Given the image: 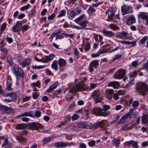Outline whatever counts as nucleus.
<instances>
[{
  "label": "nucleus",
  "mask_w": 148,
  "mask_h": 148,
  "mask_svg": "<svg viewBox=\"0 0 148 148\" xmlns=\"http://www.w3.org/2000/svg\"><path fill=\"white\" fill-rule=\"evenodd\" d=\"M108 86L112 87L114 88H116L119 86V82L117 81L111 82L108 83Z\"/></svg>",
  "instance_id": "nucleus-22"
},
{
  "label": "nucleus",
  "mask_w": 148,
  "mask_h": 148,
  "mask_svg": "<svg viewBox=\"0 0 148 148\" xmlns=\"http://www.w3.org/2000/svg\"><path fill=\"white\" fill-rule=\"evenodd\" d=\"M58 64L60 67L65 66L66 64V61L63 59L60 58L58 60Z\"/></svg>",
  "instance_id": "nucleus-26"
},
{
  "label": "nucleus",
  "mask_w": 148,
  "mask_h": 148,
  "mask_svg": "<svg viewBox=\"0 0 148 148\" xmlns=\"http://www.w3.org/2000/svg\"><path fill=\"white\" fill-rule=\"evenodd\" d=\"M136 89L140 94L144 95L147 93L148 91V86L145 83L139 82L137 84Z\"/></svg>",
  "instance_id": "nucleus-1"
},
{
  "label": "nucleus",
  "mask_w": 148,
  "mask_h": 148,
  "mask_svg": "<svg viewBox=\"0 0 148 148\" xmlns=\"http://www.w3.org/2000/svg\"><path fill=\"white\" fill-rule=\"evenodd\" d=\"M31 62V60L30 58H27L24 60L20 63L22 67H24L29 64Z\"/></svg>",
  "instance_id": "nucleus-18"
},
{
  "label": "nucleus",
  "mask_w": 148,
  "mask_h": 148,
  "mask_svg": "<svg viewBox=\"0 0 148 148\" xmlns=\"http://www.w3.org/2000/svg\"><path fill=\"white\" fill-rule=\"evenodd\" d=\"M12 82L11 80L8 79L6 82V89L8 91H10L12 90Z\"/></svg>",
  "instance_id": "nucleus-21"
},
{
  "label": "nucleus",
  "mask_w": 148,
  "mask_h": 148,
  "mask_svg": "<svg viewBox=\"0 0 148 148\" xmlns=\"http://www.w3.org/2000/svg\"><path fill=\"white\" fill-rule=\"evenodd\" d=\"M90 44L88 42L86 45L85 48V50L86 51H88L90 49Z\"/></svg>",
  "instance_id": "nucleus-54"
},
{
  "label": "nucleus",
  "mask_w": 148,
  "mask_h": 148,
  "mask_svg": "<svg viewBox=\"0 0 148 148\" xmlns=\"http://www.w3.org/2000/svg\"><path fill=\"white\" fill-rule=\"evenodd\" d=\"M66 11L64 10H62L60 11V13L57 16V17L59 18L64 16L66 14Z\"/></svg>",
  "instance_id": "nucleus-39"
},
{
  "label": "nucleus",
  "mask_w": 148,
  "mask_h": 148,
  "mask_svg": "<svg viewBox=\"0 0 148 148\" xmlns=\"http://www.w3.org/2000/svg\"><path fill=\"white\" fill-rule=\"evenodd\" d=\"M126 22L128 25H130L135 23L136 22V19L135 17L133 15H131L126 20Z\"/></svg>",
  "instance_id": "nucleus-16"
},
{
  "label": "nucleus",
  "mask_w": 148,
  "mask_h": 148,
  "mask_svg": "<svg viewBox=\"0 0 148 148\" xmlns=\"http://www.w3.org/2000/svg\"><path fill=\"white\" fill-rule=\"evenodd\" d=\"M102 32L105 36L110 38L112 37L114 35V33L112 31H108L106 29H103Z\"/></svg>",
  "instance_id": "nucleus-14"
},
{
  "label": "nucleus",
  "mask_w": 148,
  "mask_h": 148,
  "mask_svg": "<svg viewBox=\"0 0 148 148\" xmlns=\"http://www.w3.org/2000/svg\"><path fill=\"white\" fill-rule=\"evenodd\" d=\"M39 95V93L38 92L34 93L33 94L32 97L34 99H36L37 98L38 96Z\"/></svg>",
  "instance_id": "nucleus-62"
},
{
  "label": "nucleus",
  "mask_w": 148,
  "mask_h": 148,
  "mask_svg": "<svg viewBox=\"0 0 148 148\" xmlns=\"http://www.w3.org/2000/svg\"><path fill=\"white\" fill-rule=\"evenodd\" d=\"M74 51L75 54L77 58L79 57V53L77 49L76 48H74Z\"/></svg>",
  "instance_id": "nucleus-51"
},
{
  "label": "nucleus",
  "mask_w": 148,
  "mask_h": 148,
  "mask_svg": "<svg viewBox=\"0 0 148 148\" xmlns=\"http://www.w3.org/2000/svg\"><path fill=\"white\" fill-rule=\"evenodd\" d=\"M147 36H145L143 38L140 40V42L143 44L145 43V41L147 40Z\"/></svg>",
  "instance_id": "nucleus-53"
},
{
  "label": "nucleus",
  "mask_w": 148,
  "mask_h": 148,
  "mask_svg": "<svg viewBox=\"0 0 148 148\" xmlns=\"http://www.w3.org/2000/svg\"><path fill=\"white\" fill-rule=\"evenodd\" d=\"M148 16L143 13H142L139 15V17L143 20H146Z\"/></svg>",
  "instance_id": "nucleus-38"
},
{
  "label": "nucleus",
  "mask_w": 148,
  "mask_h": 148,
  "mask_svg": "<svg viewBox=\"0 0 148 148\" xmlns=\"http://www.w3.org/2000/svg\"><path fill=\"white\" fill-rule=\"evenodd\" d=\"M93 113L98 116H105L107 115V113L103 109L100 108H93Z\"/></svg>",
  "instance_id": "nucleus-5"
},
{
  "label": "nucleus",
  "mask_w": 148,
  "mask_h": 148,
  "mask_svg": "<svg viewBox=\"0 0 148 148\" xmlns=\"http://www.w3.org/2000/svg\"><path fill=\"white\" fill-rule=\"evenodd\" d=\"M42 126L41 124L36 122H32L29 124V128L32 130H37L39 128H41Z\"/></svg>",
  "instance_id": "nucleus-9"
},
{
  "label": "nucleus",
  "mask_w": 148,
  "mask_h": 148,
  "mask_svg": "<svg viewBox=\"0 0 148 148\" xmlns=\"http://www.w3.org/2000/svg\"><path fill=\"white\" fill-rule=\"evenodd\" d=\"M85 14H83L81 15L77 18L75 20V21L78 24L79 23V22L81 21L83 19V18L84 17Z\"/></svg>",
  "instance_id": "nucleus-34"
},
{
  "label": "nucleus",
  "mask_w": 148,
  "mask_h": 148,
  "mask_svg": "<svg viewBox=\"0 0 148 148\" xmlns=\"http://www.w3.org/2000/svg\"><path fill=\"white\" fill-rule=\"evenodd\" d=\"M22 23L19 21H17L16 25L12 27V30L13 32L20 31L21 29Z\"/></svg>",
  "instance_id": "nucleus-12"
},
{
  "label": "nucleus",
  "mask_w": 148,
  "mask_h": 148,
  "mask_svg": "<svg viewBox=\"0 0 148 148\" xmlns=\"http://www.w3.org/2000/svg\"><path fill=\"white\" fill-rule=\"evenodd\" d=\"M88 22L87 21L85 20L79 23L78 24L80 25L82 27H81L79 28L80 29H83L86 27L87 26V24L88 23Z\"/></svg>",
  "instance_id": "nucleus-30"
},
{
  "label": "nucleus",
  "mask_w": 148,
  "mask_h": 148,
  "mask_svg": "<svg viewBox=\"0 0 148 148\" xmlns=\"http://www.w3.org/2000/svg\"><path fill=\"white\" fill-rule=\"evenodd\" d=\"M70 15L71 18L74 17L76 15V13L74 10H71L70 12Z\"/></svg>",
  "instance_id": "nucleus-59"
},
{
  "label": "nucleus",
  "mask_w": 148,
  "mask_h": 148,
  "mask_svg": "<svg viewBox=\"0 0 148 148\" xmlns=\"http://www.w3.org/2000/svg\"><path fill=\"white\" fill-rule=\"evenodd\" d=\"M139 105V102L138 101H134L132 104V107L134 108L135 109L136 108L138 107V106Z\"/></svg>",
  "instance_id": "nucleus-43"
},
{
  "label": "nucleus",
  "mask_w": 148,
  "mask_h": 148,
  "mask_svg": "<svg viewBox=\"0 0 148 148\" xmlns=\"http://www.w3.org/2000/svg\"><path fill=\"white\" fill-rule=\"evenodd\" d=\"M51 67L53 69L56 70L58 69L57 61L56 60H54L51 65Z\"/></svg>",
  "instance_id": "nucleus-31"
},
{
  "label": "nucleus",
  "mask_w": 148,
  "mask_h": 148,
  "mask_svg": "<svg viewBox=\"0 0 148 148\" xmlns=\"http://www.w3.org/2000/svg\"><path fill=\"white\" fill-rule=\"evenodd\" d=\"M95 12V9L92 6H90L87 10V12L88 13H92Z\"/></svg>",
  "instance_id": "nucleus-44"
},
{
  "label": "nucleus",
  "mask_w": 148,
  "mask_h": 148,
  "mask_svg": "<svg viewBox=\"0 0 148 148\" xmlns=\"http://www.w3.org/2000/svg\"><path fill=\"white\" fill-rule=\"evenodd\" d=\"M142 146L143 147H145L147 146L148 145V141H145L141 143Z\"/></svg>",
  "instance_id": "nucleus-63"
},
{
  "label": "nucleus",
  "mask_w": 148,
  "mask_h": 148,
  "mask_svg": "<svg viewBox=\"0 0 148 148\" xmlns=\"http://www.w3.org/2000/svg\"><path fill=\"white\" fill-rule=\"evenodd\" d=\"M27 127V125L24 123H19L15 125L14 128L18 130H22L25 129Z\"/></svg>",
  "instance_id": "nucleus-17"
},
{
  "label": "nucleus",
  "mask_w": 148,
  "mask_h": 148,
  "mask_svg": "<svg viewBox=\"0 0 148 148\" xmlns=\"http://www.w3.org/2000/svg\"><path fill=\"white\" fill-rule=\"evenodd\" d=\"M127 127V124H125L124 125L123 127H122V129L123 130H127L129 129H131V127L129 126V127Z\"/></svg>",
  "instance_id": "nucleus-61"
},
{
  "label": "nucleus",
  "mask_w": 148,
  "mask_h": 148,
  "mask_svg": "<svg viewBox=\"0 0 148 148\" xmlns=\"http://www.w3.org/2000/svg\"><path fill=\"white\" fill-rule=\"evenodd\" d=\"M128 145L129 146H132V147L135 148H137L138 147L137 142L133 140L129 141L128 143Z\"/></svg>",
  "instance_id": "nucleus-23"
},
{
  "label": "nucleus",
  "mask_w": 148,
  "mask_h": 148,
  "mask_svg": "<svg viewBox=\"0 0 148 148\" xmlns=\"http://www.w3.org/2000/svg\"><path fill=\"white\" fill-rule=\"evenodd\" d=\"M119 95L118 92H116L113 94V97L114 99L116 100L119 98Z\"/></svg>",
  "instance_id": "nucleus-47"
},
{
  "label": "nucleus",
  "mask_w": 148,
  "mask_h": 148,
  "mask_svg": "<svg viewBox=\"0 0 148 148\" xmlns=\"http://www.w3.org/2000/svg\"><path fill=\"white\" fill-rule=\"evenodd\" d=\"M30 6V5L29 4H28L21 7L19 9V10L22 11H24L25 10L28 9L29 8Z\"/></svg>",
  "instance_id": "nucleus-42"
},
{
  "label": "nucleus",
  "mask_w": 148,
  "mask_h": 148,
  "mask_svg": "<svg viewBox=\"0 0 148 148\" xmlns=\"http://www.w3.org/2000/svg\"><path fill=\"white\" fill-rule=\"evenodd\" d=\"M106 14L108 15V18L110 20L114 21L113 17L114 16V13L112 10H108L106 12Z\"/></svg>",
  "instance_id": "nucleus-15"
},
{
  "label": "nucleus",
  "mask_w": 148,
  "mask_h": 148,
  "mask_svg": "<svg viewBox=\"0 0 148 148\" xmlns=\"http://www.w3.org/2000/svg\"><path fill=\"white\" fill-rule=\"evenodd\" d=\"M114 92V90L112 89H107L105 91V96L109 100L112 99V94Z\"/></svg>",
  "instance_id": "nucleus-13"
},
{
  "label": "nucleus",
  "mask_w": 148,
  "mask_h": 148,
  "mask_svg": "<svg viewBox=\"0 0 148 148\" xmlns=\"http://www.w3.org/2000/svg\"><path fill=\"white\" fill-rule=\"evenodd\" d=\"M134 109L131 108L130 109V111L128 112L125 114L121 119L119 122V123L122 124L124 123L126 120L129 118L133 117L134 114L133 113Z\"/></svg>",
  "instance_id": "nucleus-3"
},
{
  "label": "nucleus",
  "mask_w": 148,
  "mask_h": 148,
  "mask_svg": "<svg viewBox=\"0 0 148 148\" xmlns=\"http://www.w3.org/2000/svg\"><path fill=\"white\" fill-rule=\"evenodd\" d=\"M107 120H103L98 122L95 123L93 125L91 124V123H90L91 127L90 129L95 130L98 128L99 127H102L105 125L106 123H107Z\"/></svg>",
  "instance_id": "nucleus-6"
},
{
  "label": "nucleus",
  "mask_w": 148,
  "mask_h": 148,
  "mask_svg": "<svg viewBox=\"0 0 148 148\" xmlns=\"http://www.w3.org/2000/svg\"><path fill=\"white\" fill-rule=\"evenodd\" d=\"M101 92L99 90H95L93 92L92 94L93 99H95L96 97L101 96Z\"/></svg>",
  "instance_id": "nucleus-28"
},
{
  "label": "nucleus",
  "mask_w": 148,
  "mask_h": 148,
  "mask_svg": "<svg viewBox=\"0 0 148 148\" xmlns=\"http://www.w3.org/2000/svg\"><path fill=\"white\" fill-rule=\"evenodd\" d=\"M12 71L13 73L17 78L18 77H24V73L21 68H19L18 66L16 65H14Z\"/></svg>",
  "instance_id": "nucleus-2"
},
{
  "label": "nucleus",
  "mask_w": 148,
  "mask_h": 148,
  "mask_svg": "<svg viewBox=\"0 0 148 148\" xmlns=\"http://www.w3.org/2000/svg\"><path fill=\"white\" fill-rule=\"evenodd\" d=\"M5 97H11V99L13 100L15 99L16 97V93L14 92H11L10 93H8L5 94Z\"/></svg>",
  "instance_id": "nucleus-25"
},
{
  "label": "nucleus",
  "mask_w": 148,
  "mask_h": 148,
  "mask_svg": "<svg viewBox=\"0 0 148 148\" xmlns=\"http://www.w3.org/2000/svg\"><path fill=\"white\" fill-rule=\"evenodd\" d=\"M74 145L75 143H69L67 142L61 141L57 142L54 144L53 146L56 148L65 147L67 146L71 145Z\"/></svg>",
  "instance_id": "nucleus-7"
},
{
  "label": "nucleus",
  "mask_w": 148,
  "mask_h": 148,
  "mask_svg": "<svg viewBox=\"0 0 148 148\" xmlns=\"http://www.w3.org/2000/svg\"><path fill=\"white\" fill-rule=\"evenodd\" d=\"M58 85L56 83H54L50 85L46 91L47 93H49L54 90L57 86Z\"/></svg>",
  "instance_id": "nucleus-24"
},
{
  "label": "nucleus",
  "mask_w": 148,
  "mask_h": 148,
  "mask_svg": "<svg viewBox=\"0 0 148 148\" xmlns=\"http://www.w3.org/2000/svg\"><path fill=\"white\" fill-rule=\"evenodd\" d=\"M79 116H79L78 114H73L72 117V120L75 121L77 120L79 118Z\"/></svg>",
  "instance_id": "nucleus-49"
},
{
  "label": "nucleus",
  "mask_w": 148,
  "mask_h": 148,
  "mask_svg": "<svg viewBox=\"0 0 148 148\" xmlns=\"http://www.w3.org/2000/svg\"><path fill=\"white\" fill-rule=\"evenodd\" d=\"M6 27V24L5 23H3L0 27V32L1 34L3 33V32L4 30L5 29Z\"/></svg>",
  "instance_id": "nucleus-37"
},
{
  "label": "nucleus",
  "mask_w": 148,
  "mask_h": 148,
  "mask_svg": "<svg viewBox=\"0 0 148 148\" xmlns=\"http://www.w3.org/2000/svg\"><path fill=\"white\" fill-rule=\"evenodd\" d=\"M121 11L123 15L127 14L129 11V7L125 5H122L121 7Z\"/></svg>",
  "instance_id": "nucleus-19"
},
{
  "label": "nucleus",
  "mask_w": 148,
  "mask_h": 148,
  "mask_svg": "<svg viewBox=\"0 0 148 148\" xmlns=\"http://www.w3.org/2000/svg\"><path fill=\"white\" fill-rule=\"evenodd\" d=\"M77 126L79 128L84 129H90L91 127L90 123L86 121H83L78 123Z\"/></svg>",
  "instance_id": "nucleus-10"
},
{
  "label": "nucleus",
  "mask_w": 148,
  "mask_h": 148,
  "mask_svg": "<svg viewBox=\"0 0 148 148\" xmlns=\"http://www.w3.org/2000/svg\"><path fill=\"white\" fill-rule=\"evenodd\" d=\"M137 75V72L136 71H135L129 74V76L130 77H133Z\"/></svg>",
  "instance_id": "nucleus-57"
},
{
  "label": "nucleus",
  "mask_w": 148,
  "mask_h": 148,
  "mask_svg": "<svg viewBox=\"0 0 148 148\" xmlns=\"http://www.w3.org/2000/svg\"><path fill=\"white\" fill-rule=\"evenodd\" d=\"M95 140H92L90 141L88 143V144L90 147H93L95 145Z\"/></svg>",
  "instance_id": "nucleus-50"
},
{
  "label": "nucleus",
  "mask_w": 148,
  "mask_h": 148,
  "mask_svg": "<svg viewBox=\"0 0 148 148\" xmlns=\"http://www.w3.org/2000/svg\"><path fill=\"white\" fill-rule=\"evenodd\" d=\"M90 64L91 66L96 69L98 68L99 66V60H93L90 62Z\"/></svg>",
  "instance_id": "nucleus-27"
},
{
  "label": "nucleus",
  "mask_w": 148,
  "mask_h": 148,
  "mask_svg": "<svg viewBox=\"0 0 148 148\" xmlns=\"http://www.w3.org/2000/svg\"><path fill=\"white\" fill-rule=\"evenodd\" d=\"M94 99H95V102L97 103L99 102H100L102 100V98L101 96L96 97V98Z\"/></svg>",
  "instance_id": "nucleus-41"
},
{
  "label": "nucleus",
  "mask_w": 148,
  "mask_h": 148,
  "mask_svg": "<svg viewBox=\"0 0 148 148\" xmlns=\"http://www.w3.org/2000/svg\"><path fill=\"white\" fill-rule=\"evenodd\" d=\"M122 57V55L119 54L115 55L114 58L113 59V60L115 61L118 60H120Z\"/></svg>",
  "instance_id": "nucleus-48"
},
{
  "label": "nucleus",
  "mask_w": 148,
  "mask_h": 148,
  "mask_svg": "<svg viewBox=\"0 0 148 148\" xmlns=\"http://www.w3.org/2000/svg\"><path fill=\"white\" fill-rule=\"evenodd\" d=\"M0 50L1 52H4L6 54H7L8 53V50L6 48H2V47H1Z\"/></svg>",
  "instance_id": "nucleus-60"
},
{
  "label": "nucleus",
  "mask_w": 148,
  "mask_h": 148,
  "mask_svg": "<svg viewBox=\"0 0 148 148\" xmlns=\"http://www.w3.org/2000/svg\"><path fill=\"white\" fill-rule=\"evenodd\" d=\"M7 62L11 66H12L13 63L12 62V58L11 56H9L7 57Z\"/></svg>",
  "instance_id": "nucleus-33"
},
{
  "label": "nucleus",
  "mask_w": 148,
  "mask_h": 148,
  "mask_svg": "<svg viewBox=\"0 0 148 148\" xmlns=\"http://www.w3.org/2000/svg\"><path fill=\"white\" fill-rule=\"evenodd\" d=\"M117 92L119 95H123L126 93V91L124 90H119Z\"/></svg>",
  "instance_id": "nucleus-56"
},
{
  "label": "nucleus",
  "mask_w": 148,
  "mask_h": 148,
  "mask_svg": "<svg viewBox=\"0 0 148 148\" xmlns=\"http://www.w3.org/2000/svg\"><path fill=\"white\" fill-rule=\"evenodd\" d=\"M128 34V33L127 32L123 31L121 32H117L116 36L117 37L121 39H127Z\"/></svg>",
  "instance_id": "nucleus-11"
},
{
  "label": "nucleus",
  "mask_w": 148,
  "mask_h": 148,
  "mask_svg": "<svg viewBox=\"0 0 148 148\" xmlns=\"http://www.w3.org/2000/svg\"><path fill=\"white\" fill-rule=\"evenodd\" d=\"M143 68L144 69L148 71V62H147L143 65Z\"/></svg>",
  "instance_id": "nucleus-58"
},
{
  "label": "nucleus",
  "mask_w": 148,
  "mask_h": 148,
  "mask_svg": "<svg viewBox=\"0 0 148 148\" xmlns=\"http://www.w3.org/2000/svg\"><path fill=\"white\" fill-rule=\"evenodd\" d=\"M55 15V14L53 13L51 15H49L48 17L47 18L49 20H53L54 19Z\"/></svg>",
  "instance_id": "nucleus-52"
},
{
  "label": "nucleus",
  "mask_w": 148,
  "mask_h": 148,
  "mask_svg": "<svg viewBox=\"0 0 148 148\" xmlns=\"http://www.w3.org/2000/svg\"><path fill=\"white\" fill-rule=\"evenodd\" d=\"M40 85V83L38 81L37 82H36L32 83L31 84V86L33 87L35 86L38 87Z\"/></svg>",
  "instance_id": "nucleus-55"
},
{
  "label": "nucleus",
  "mask_w": 148,
  "mask_h": 148,
  "mask_svg": "<svg viewBox=\"0 0 148 148\" xmlns=\"http://www.w3.org/2000/svg\"><path fill=\"white\" fill-rule=\"evenodd\" d=\"M19 117L24 116H29L31 117H34V112H33L30 111L29 112H25L24 113L20 114L18 116Z\"/></svg>",
  "instance_id": "nucleus-20"
},
{
  "label": "nucleus",
  "mask_w": 148,
  "mask_h": 148,
  "mask_svg": "<svg viewBox=\"0 0 148 148\" xmlns=\"http://www.w3.org/2000/svg\"><path fill=\"white\" fill-rule=\"evenodd\" d=\"M112 141L114 142V145L116 146L118 145L120 143V140L116 138H114Z\"/></svg>",
  "instance_id": "nucleus-40"
},
{
  "label": "nucleus",
  "mask_w": 148,
  "mask_h": 148,
  "mask_svg": "<svg viewBox=\"0 0 148 148\" xmlns=\"http://www.w3.org/2000/svg\"><path fill=\"white\" fill-rule=\"evenodd\" d=\"M110 106L108 105H103V110L106 112V111L110 109Z\"/></svg>",
  "instance_id": "nucleus-46"
},
{
  "label": "nucleus",
  "mask_w": 148,
  "mask_h": 148,
  "mask_svg": "<svg viewBox=\"0 0 148 148\" xmlns=\"http://www.w3.org/2000/svg\"><path fill=\"white\" fill-rule=\"evenodd\" d=\"M109 26L111 29L114 30L119 29V27L114 24L109 25Z\"/></svg>",
  "instance_id": "nucleus-36"
},
{
  "label": "nucleus",
  "mask_w": 148,
  "mask_h": 148,
  "mask_svg": "<svg viewBox=\"0 0 148 148\" xmlns=\"http://www.w3.org/2000/svg\"><path fill=\"white\" fill-rule=\"evenodd\" d=\"M84 84L83 82H78L70 90L69 92L73 93L74 92L82 91L84 89Z\"/></svg>",
  "instance_id": "nucleus-4"
},
{
  "label": "nucleus",
  "mask_w": 148,
  "mask_h": 148,
  "mask_svg": "<svg viewBox=\"0 0 148 148\" xmlns=\"http://www.w3.org/2000/svg\"><path fill=\"white\" fill-rule=\"evenodd\" d=\"M86 145L83 143H80L79 146V147L80 148H86Z\"/></svg>",
  "instance_id": "nucleus-64"
},
{
  "label": "nucleus",
  "mask_w": 148,
  "mask_h": 148,
  "mask_svg": "<svg viewBox=\"0 0 148 148\" xmlns=\"http://www.w3.org/2000/svg\"><path fill=\"white\" fill-rule=\"evenodd\" d=\"M51 137H45L42 140V142L43 144H46L49 142L51 139Z\"/></svg>",
  "instance_id": "nucleus-32"
},
{
  "label": "nucleus",
  "mask_w": 148,
  "mask_h": 148,
  "mask_svg": "<svg viewBox=\"0 0 148 148\" xmlns=\"http://www.w3.org/2000/svg\"><path fill=\"white\" fill-rule=\"evenodd\" d=\"M55 56V55L53 54H50L48 56H45V58L47 61H51L53 59Z\"/></svg>",
  "instance_id": "nucleus-35"
},
{
  "label": "nucleus",
  "mask_w": 148,
  "mask_h": 148,
  "mask_svg": "<svg viewBox=\"0 0 148 148\" xmlns=\"http://www.w3.org/2000/svg\"><path fill=\"white\" fill-rule=\"evenodd\" d=\"M125 75V71L123 69H119L114 74V77L117 79H120Z\"/></svg>",
  "instance_id": "nucleus-8"
},
{
  "label": "nucleus",
  "mask_w": 148,
  "mask_h": 148,
  "mask_svg": "<svg viewBox=\"0 0 148 148\" xmlns=\"http://www.w3.org/2000/svg\"><path fill=\"white\" fill-rule=\"evenodd\" d=\"M41 112L40 111L37 110L36 111L34 114V117L36 116L38 117L41 116Z\"/></svg>",
  "instance_id": "nucleus-45"
},
{
  "label": "nucleus",
  "mask_w": 148,
  "mask_h": 148,
  "mask_svg": "<svg viewBox=\"0 0 148 148\" xmlns=\"http://www.w3.org/2000/svg\"><path fill=\"white\" fill-rule=\"evenodd\" d=\"M2 108L6 113H10L13 111V109L5 106H3Z\"/></svg>",
  "instance_id": "nucleus-29"
}]
</instances>
